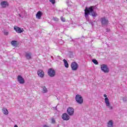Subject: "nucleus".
Instances as JSON below:
<instances>
[{
    "mask_svg": "<svg viewBox=\"0 0 127 127\" xmlns=\"http://www.w3.org/2000/svg\"><path fill=\"white\" fill-rule=\"evenodd\" d=\"M4 35H8V32H7V31H5V32H4Z\"/></svg>",
    "mask_w": 127,
    "mask_h": 127,
    "instance_id": "26",
    "label": "nucleus"
},
{
    "mask_svg": "<svg viewBox=\"0 0 127 127\" xmlns=\"http://www.w3.org/2000/svg\"><path fill=\"white\" fill-rule=\"evenodd\" d=\"M104 98H105V99H106V98H108V97H107V94H104Z\"/></svg>",
    "mask_w": 127,
    "mask_h": 127,
    "instance_id": "28",
    "label": "nucleus"
},
{
    "mask_svg": "<svg viewBox=\"0 0 127 127\" xmlns=\"http://www.w3.org/2000/svg\"><path fill=\"white\" fill-rule=\"evenodd\" d=\"M71 68L73 71H77L79 68V65L76 62H72L71 64Z\"/></svg>",
    "mask_w": 127,
    "mask_h": 127,
    "instance_id": "4",
    "label": "nucleus"
},
{
    "mask_svg": "<svg viewBox=\"0 0 127 127\" xmlns=\"http://www.w3.org/2000/svg\"><path fill=\"white\" fill-rule=\"evenodd\" d=\"M92 62H93V63H94V64H95L96 65H98V64H99L98 63V61H97L96 60H93Z\"/></svg>",
    "mask_w": 127,
    "mask_h": 127,
    "instance_id": "22",
    "label": "nucleus"
},
{
    "mask_svg": "<svg viewBox=\"0 0 127 127\" xmlns=\"http://www.w3.org/2000/svg\"><path fill=\"white\" fill-rule=\"evenodd\" d=\"M53 20H55V21H59V19L55 17H54Z\"/></svg>",
    "mask_w": 127,
    "mask_h": 127,
    "instance_id": "25",
    "label": "nucleus"
},
{
    "mask_svg": "<svg viewBox=\"0 0 127 127\" xmlns=\"http://www.w3.org/2000/svg\"><path fill=\"white\" fill-rule=\"evenodd\" d=\"M101 69L102 71L104 72V73H109L110 70L109 69V67H108V65L106 64H102L101 65Z\"/></svg>",
    "mask_w": 127,
    "mask_h": 127,
    "instance_id": "7",
    "label": "nucleus"
},
{
    "mask_svg": "<svg viewBox=\"0 0 127 127\" xmlns=\"http://www.w3.org/2000/svg\"><path fill=\"white\" fill-rule=\"evenodd\" d=\"M32 55V54H31V53H26L25 56L26 59H27L28 60H29V59H31Z\"/></svg>",
    "mask_w": 127,
    "mask_h": 127,
    "instance_id": "16",
    "label": "nucleus"
},
{
    "mask_svg": "<svg viewBox=\"0 0 127 127\" xmlns=\"http://www.w3.org/2000/svg\"><path fill=\"white\" fill-rule=\"evenodd\" d=\"M43 127H50L47 126V125H44Z\"/></svg>",
    "mask_w": 127,
    "mask_h": 127,
    "instance_id": "27",
    "label": "nucleus"
},
{
    "mask_svg": "<svg viewBox=\"0 0 127 127\" xmlns=\"http://www.w3.org/2000/svg\"><path fill=\"white\" fill-rule=\"evenodd\" d=\"M107 127H114V121L113 120H110L107 125Z\"/></svg>",
    "mask_w": 127,
    "mask_h": 127,
    "instance_id": "15",
    "label": "nucleus"
},
{
    "mask_svg": "<svg viewBox=\"0 0 127 127\" xmlns=\"http://www.w3.org/2000/svg\"><path fill=\"white\" fill-rule=\"evenodd\" d=\"M48 75L50 77H54L56 75V71L52 68H49L48 70Z\"/></svg>",
    "mask_w": 127,
    "mask_h": 127,
    "instance_id": "3",
    "label": "nucleus"
},
{
    "mask_svg": "<svg viewBox=\"0 0 127 127\" xmlns=\"http://www.w3.org/2000/svg\"><path fill=\"white\" fill-rule=\"evenodd\" d=\"M17 81L19 84H24L25 83V80L24 78L21 76L20 75H18L17 76Z\"/></svg>",
    "mask_w": 127,
    "mask_h": 127,
    "instance_id": "9",
    "label": "nucleus"
},
{
    "mask_svg": "<svg viewBox=\"0 0 127 127\" xmlns=\"http://www.w3.org/2000/svg\"><path fill=\"white\" fill-rule=\"evenodd\" d=\"M2 112L4 115H8V111L5 108H3L2 109Z\"/></svg>",
    "mask_w": 127,
    "mask_h": 127,
    "instance_id": "17",
    "label": "nucleus"
},
{
    "mask_svg": "<svg viewBox=\"0 0 127 127\" xmlns=\"http://www.w3.org/2000/svg\"><path fill=\"white\" fill-rule=\"evenodd\" d=\"M75 100L78 104H81L83 102V97L79 94L75 96Z\"/></svg>",
    "mask_w": 127,
    "mask_h": 127,
    "instance_id": "5",
    "label": "nucleus"
},
{
    "mask_svg": "<svg viewBox=\"0 0 127 127\" xmlns=\"http://www.w3.org/2000/svg\"><path fill=\"white\" fill-rule=\"evenodd\" d=\"M105 105L108 109L109 110H113L114 109V107L111 105V103H110V101L109 100V98H105Z\"/></svg>",
    "mask_w": 127,
    "mask_h": 127,
    "instance_id": "2",
    "label": "nucleus"
},
{
    "mask_svg": "<svg viewBox=\"0 0 127 127\" xmlns=\"http://www.w3.org/2000/svg\"><path fill=\"white\" fill-rule=\"evenodd\" d=\"M84 14L85 17L86 18H88V16H89V14L90 15H92L93 17H96L98 15V14H97V12L96 11H94V6H91L89 7H86L85 10H84Z\"/></svg>",
    "mask_w": 127,
    "mask_h": 127,
    "instance_id": "1",
    "label": "nucleus"
},
{
    "mask_svg": "<svg viewBox=\"0 0 127 127\" xmlns=\"http://www.w3.org/2000/svg\"><path fill=\"white\" fill-rule=\"evenodd\" d=\"M61 19L62 21H63V22H65V21H66V19H65V18L63 17V16L61 17Z\"/></svg>",
    "mask_w": 127,
    "mask_h": 127,
    "instance_id": "23",
    "label": "nucleus"
},
{
    "mask_svg": "<svg viewBox=\"0 0 127 127\" xmlns=\"http://www.w3.org/2000/svg\"><path fill=\"white\" fill-rule=\"evenodd\" d=\"M42 88H43V93H47L48 90H47V89L45 87V86L43 87Z\"/></svg>",
    "mask_w": 127,
    "mask_h": 127,
    "instance_id": "20",
    "label": "nucleus"
},
{
    "mask_svg": "<svg viewBox=\"0 0 127 127\" xmlns=\"http://www.w3.org/2000/svg\"><path fill=\"white\" fill-rule=\"evenodd\" d=\"M17 42L16 41H12L11 42V44L13 45V46H16L17 45Z\"/></svg>",
    "mask_w": 127,
    "mask_h": 127,
    "instance_id": "19",
    "label": "nucleus"
},
{
    "mask_svg": "<svg viewBox=\"0 0 127 127\" xmlns=\"http://www.w3.org/2000/svg\"><path fill=\"white\" fill-rule=\"evenodd\" d=\"M14 30L16 31V32H17V33H22V32L24 31L23 28H19L17 26H14Z\"/></svg>",
    "mask_w": 127,
    "mask_h": 127,
    "instance_id": "8",
    "label": "nucleus"
},
{
    "mask_svg": "<svg viewBox=\"0 0 127 127\" xmlns=\"http://www.w3.org/2000/svg\"><path fill=\"white\" fill-rule=\"evenodd\" d=\"M100 21L103 26H106V25H108V24H109V20L105 17L101 18Z\"/></svg>",
    "mask_w": 127,
    "mask_h": 127,
    "instance_id": "6",
    "label": "nucleus"
},
{
    "mask_svg": "<svg viewBox=\"0 0 127 127\" xmlns=\"http://www.w3.org/2000/svg\"><path fill=\"white\" fill-rule=\"evenodd\" d=\"M37 74L41 78H43V77H44V71L41 69L38 70Z\"/></svg>",
    "mask_w": 127,
    "mask_h": 127,
    "instance_id": "13",
    "label": "nucleus"
},
{
    "mask_svg": "<svg viewBox=\"0 0 127 127\" xmlns=\"http://www.w3.org/2000/svg\"><path fill=\"white\" fill-rule=\"evenodd\" d=\"M62 117L64 121H69L70 120V116L67 113H64Z\"/></svg>",
    "mask_w": 127,
    "mask_h": 127,
    "instance_id": "11",
    "label": "nucleus"
},
{
    "mask_svg": "<svg viewBox=\"0 0 127 127\" xmlns=\"http://www.w3.org/2000/svg\"><path fill=\"white\" fill-rule=\"evenodd\" d=\"M0 5L3 7V8H5L7 6H8V2L6 1H3L1 2Z\"/></svg>",
    "mask_w": 127,
    "mask_h": 127,
    "instance_id": "12",
    "label": "nucleus"
},
{
    "mask_svg": "<svg viewBox=\"0 0 127 127\" xmlns=\"http://www.w3.org/2000/svg\"><path fill=\"white\" fill-rule=\"evenodd\" d=\"M67 113L69 116L74 115V108L72 107H68L67 109Z\"/></svg>",
    "mask_w": 127,
    "mask_h": 127,
    "instance_id": "10",
    "label": "nucleus"
},
{
    "mask_svg": "<svg viewBox=\"0 0 127 127\" xmlns=\"http://www.w3.org/2000/svg\"><path fill=\"white\" fill-rule=\"evenodd\" d=\"M50 2H51L52 4H55V0H49Z\"/></svg>",
    "mask_w": 127,
    "mask_h": 127,
    "instance_id": "24",
    "label": "nucleus"
},
{
    "mask_svg": "<svg viewBox=\"0 0 127 127\" xmlns=\"http://www.w3.org/2000/svg\"><path fill=\"white\" fill-rule=\"evenodd\" d=\"M52 124H56V121L55 120V119L52 118L51 119Z\"/></svg>",
    "mask_w": 127,
    "mask_h": 127,
    "instance_id": "21",
    "label": "nucleus"
},
{
    "mask_svg": "<svg viewBox=\"0 0 127 127\" xmlns=\"http://www.w3.org/2000/svg\"><path fill=\"white\" fill-rule=\"evenodd\" d=\"M63 61L64 62V66L66 68H69V64L68 62L66 61V60L64 59Z\"/></svg>",
    "mask_w": 127,
    "mask_h": 127,
    "instance_id": "18",
    "label": "nucleus"
},
{
    "mask_svg": "<svg viewBox=\"0 0 127 127\" xmlns=\"http://www.w3.org/2000/svg\"><path fill=\"white\" fill-rule=\"evenodd\" d=\"M43 15V13L40 11H39L36 15V18H38V19H40L41 18V16H42Z\"/></svg>",
    "mask_w": 127,
    "mask_h": 127,
    "instance_id": "14",
    "label": "nucleus"
}]
</instances>
